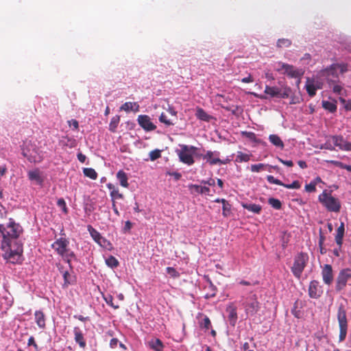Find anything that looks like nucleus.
<instances>
[{
    "instance_id": "nucleus-34",
    "label": "nucleus",
    "mask_w": 351,
    "mask_h": 351,
    "mask_svg": "<svg viewBox=\"0 0 351 351\" xmlns=\"http://www.w3.org/2000/svg\"><path fill=\"white\" fill-rule=\"evenodd\" d=\"M251 154L243 153L242 152H238L235 159L237 162H247L250 160Z\"/></svg>"
},
{
    "instance_id": "nucleus-58",
    "label": "nucleus",
    "mask_w": 351,
    "mask_h": 351,
    "mask_svg": "<svg viewBox=\"0 0 351 351\" xmlns=\"http://www.w3.org/2000/svg\"><path fill=\"white\" fill-rule=\"evenodd\" d=\"M297 308H298V306H297V302H295L294 304V306L293 308H292L291 310V313L295 317H298L299 318L300 317V311H298L297 310Z\"/></svg>"
},
{
    "instance_id": "nucleus-28",
    "label": "nucleus",
    "mask_w": 351,
    "mask_h": 351,
    "mask_svg": "<svg viewBox=\"0 0 351 351\" xmlns=\"http://www.w3.org/2000/svg\"><path fill=\"white\" fill-rule=\"evenodd\" d=\"M149 348L154 351H162L164 345L159 339H152L148 342Z\"/></svg>"
},
{
    "instance_id": "nucleus-46",
    "label": "nucleus",
    "mask_w": 351,
    "mask_h": 351,
    "mask_svg": "<svg viewBox=\"0 0 351 351\" xmlns=\"http://www.w3.org/2000/svg\"><path fill=\"white\" fill-rule=\"evenodd\" d=\"M290 93H291V89L290 88H285L283 89V90H282L280 88L279 89V94H278V97H280V98H288L289 97V95H290Z\"/></svg>"
},
{
    "instance_id": "nucleus-3",
    "label": "nucleus",
    "mask_w": 351,
    "mask_h": 351,
    "mask_svg": "<svg viewBox=\"0 0 351 351\" xmlns=\"http://www.w3.org/2000/svg\"><path fill=\"white\" fill-rule=\"evenodd\" d=\"M22 155L31 163H38L43 160L42 152L31 141H25L21 146Z\"/></svg>"
},
{
    "instance_id": "nucleus-15",
    "label": "nucleus",
    "mask_w": 351,
    "mask_h": 351,
    "mask_svg": "<svg viewBox=\"0 0 351 351\" xmlns=\"http://www.w3.org/2000/svg\"><path fill=\"white\" fill-rule=\"evenodd\" d=\"M323 291L319 283L317 280H312L308 287V295L311 298H319Z\"/></svg>"
},
{
    "instance_id": "nucleus-64",
    "label": "nucleus",
    "mask_w": 351,
    "mask_h": 351,
    "mask_svg": "<svg viewBox=\"0 0 351 351\" xmlns=\"http://www.w3.org/2000/svg\"><path fill=\"white\" fill-rule=\"evenodd\" d=\"M243 134H245L247 138L254 140L256 138V135L254 132H243Z\"/></svg>"
},
{
    "instance_id": "nucleus-60",
    "label": "nucleus",
    "mask_w": 351,
    "mask_h": 351,
    "mask_svg": "<svg viewBox=\"0 0 351 351\" xmlns=\"http://www.w3.org/2000/svg\"><path fill=\"white\" fill-rule=\"evenodd\" d=\"M167 174H169V176H173V178H175L176 180H179L182 177L181 173H180L178 172H171V173L168 172Z\"/></svg>"
},
{
    "instance_id": "nucleus-9",
    "label": "nucleus",
    "mask_w": 351,
    "mask_h": 351,
    "mask_svg": "<svg viewBox=\"0 0 351 351\" xmlns=\"http://www.w3.org/2000/svg\"><path fill=\"white\" fill-rule=\"evenodd\" d=\"M242 305L247 317L256 315L260 309V303L255 294L247 297Z\"/></svg>"
},
{
    "instance_id": "nucleus-36",
    "label": "nucleus",
    "mask_w": 351,
    "mask_h": 351,
    "mask_svg": "<svg viewBox=\"0 0 351 351\" xmlns=\"http://www.w3.org/2000/svg\"><path fill=\"white\" fill-rule=\"evenodd\" d=\"M222 215L223 217H228L231 213V204L228 201H221Z\"/></svg>"
},
{
    "instance_id": "nucleus-11",
    "label": "nucleus",
    "mask_w": 351,
    "mask_h": 351,
    "mask_svg": "<svg viewBox=\"0 0 351 351\" xmlns=\"http://www.w3.org/2000/svg\"><path fill=\"white\" fill-rule=\"evenodd\" d=\"M88 230L93 238V239L101 247L111 250L113 247L112 243L107 240L106 238L101 236V234L91 226H88Z\"/></svg>"
},
{
    "instance_id": "nucleus-47",
    "label": "nucleus",
    "mask_w": 351,
    "mask_h": 351,
    "mask_svg": "<svg viewBox=\"0 0 351 351\" xmlns=\"http://www.w3.org/2000/svg\"><path fill=\"white\" fill-rule=\"evenodd\" d=\"M159 121L167 126L173 125V123L170 119H167V115L164 112L161 113L159 117Z\"/></svg>"
},
{
    "instance_id": "nucleus-23",
    "label": "nucleus",
    "mask_w": 351,
    "mask_h": 351,
    "mask_svg": "<svg viewBox=\"0 0 351 351\" xmlns=\"http://www.w3.org/2000/svg\"><path fill=\"white\" fill-rule=\"evenodd\" d=\"M117 178L119 180L121 186L125 188L128 187V177L125 171H123V170H119L117 173Z\"/></svg>"
},
{
    "instance_id": "nucleus-2",
    "label": "nucleus",
    "mask_w": 351,
    "mask_h": 351,
    "mask_svg": "<svg viewBox=\"0 0 351 351\" xmlns=\"http://www.w3.org/2000/svg\"><path fill=\"white\" fill-rule=\"evenodd\" d=\"M338 70L341 74L345 73L348 71V64H332L329 66L319 71L318 74L320 77H323L326 81L329 86H332V83L334 84L336 82H339Z\"/></svg>"
},
{
    "instance_id": "nucleus-16",
    "label": "nucleus",
    "mask_w": 351,
    "mask_h": 351,
    "mask_svg": "<svg viewBox=\"0 0 351 351\" xmlns=\"http://www.w3.org/2000/svg\"><path fill=\"white\" fill-rule=\"evenodd\" d=\"M334 145L341 150L351 151V143L346 141L341 136L332 137Z\"/></svg>"
},
{
    "instance_id": "nucleus-43",
    "label": "nucleus",
    "mask_w": 351,
    "mask_h": 351,
    "mask_svg": "<svg viewBox=\"0 0 351 351\" xmlns=\"http://www.w3.org/2000/svg\"><path fill=\"white\" fill-rule=\"evenodd\" d=\"M208 289L210 291V293H207L206 294V298H209L215 297L217 293V288L210 281L209 282V285L208 287Z\"/></svg>"
},
{
    "instance_id": "nucleus-33",
    "label": "nucleus",
    "mask_w": 351,
    "mask_h": 351,
    "mask_svg": "<svg viewBox=\"0 0 351 351\" xmlns=\"http://www.w3.org/2000/svg\"><path fill=\"white\" fill-rule=\"evenodd\" d=\"M279 88L276 86H266L265 89V93L269 95L271 97H278L279 94Z\"/></svg>"
},
{
    "instance_id": "nucleus-38",
    "label": "nucleus",
    "mask_w": 351,
    "mask_h": 351,
    "mask_svg": "<svg viewBox=\"0 0 351 351\" xmlns=\"http://www.w3.org/2000/svg\"><path fill=\"white\" fill-rule=\"evenodd\" d=\"M120 118L119 116H115L112 118L110 123L109 124V130L114 132L119 123Z\"/></svg>"
},
{
    "instance_id": "nucleus-35",
    "label": "nucleus",
    "mask_w": 351,
    "mask_h": 351,
    "mask_svg": "<svg viewBox=\"0 0 351 351\" xmlns=\"http://www.w3.org/2000/svg\"><path fill=\"white\" fill-rule=\"evenodd\" d=\"M83 173L86 177L92 180H96L97 178V173L93 168H84Z\"/></svg>"
},
{
    "instance_id": "nucleus-56",
    "label": "nucleus",
    "mask_w": 351,
    "mask_h": 351,
    "mask_svg": "<svg viewBox=\"0 0 351 351\" xmlns=\"http://www.w3.org/2000/svg\"><path fill=\"white\" fill-rule=\"evenodd\" d=\"M27 346H33L34 348V351H38V345L36 344L34 337H30L27 341Z\"/></svg>"
},
{
    "instance_id": "nucleus-57",
    "label": "nucleus",
    "mask_w": 351,
    "mask_h": 351,
    "mask_svg": "<svg viewBox=\"0 0 351 351\" xmlns=\"http://www.w3.org/2000/svg\"><path fill=\"white\" fill-rule=\"evenodd\" d=\"M68 123L70 127H73V129L77 130L79 128L78 121L75 119H71L68 121Z\"/></svg>"
},
{
    "instance_id": "nucleus-50",
    "label": "nucleus",
    "mask_w": 351,
    "mask_h": 351,
    "mask_svg": "<svg viewBox=\"0 0 351 351\" xmlns=\"http://www.w3.org/2000/svg\"><path fill=\"white\" fill-rule=\"evenodd\" d=\"M104 300H105L106 302L107 303V304L110 305L113 308L117 309V308H119V304H115L113 302V298H112V295H107L106 297L104 298Z\"/></svg>"
},
{
    "instance_id": "nucleus-19",
    "label": "nucleus",
    "mask_w": 351,
    "mask_h": 351,
    "mask_svg": "<svg viewBox=\"0 0 351 351\" xmlns=\"http://www.w3.org/2000/svg\"><path fill=\"white\" fill-rule=\"evenodd\" d=\"M322 86H315V84L313 80L307 79L306 84V90L307 93L311 97H314L316 95L317 89H321Z\"/></svg>"
},
{
    "instance_id": "nucleus-21",
    "label": "nucleus",
    "mask_w": 351,
    "mask_h": 351,
    "mask_svg": "<svg viewBox=\"0 0 351 351\" xmlns=\"http://www.w3.org/2000/svg\"><path fill=\"white\" fill-rule=\"evenodd\" d=\"M35 316V322L38 326L41 328L44 329L45 328L46 324H45V315L44 313L41 311H36L34 313Z\"/></svg>"
},
{
    "instance_id": "nucleus-26",
    "label": "nucleus",
    "mask_w": 351,
    "mask_h": 351,
    "mask_svg": "<svg viewBox=\"0 0 351 351\" xmlns=\"http://www.w3.org/2000/svg\"><path fill=\"white\" fill-rule=\"evenodd\" d=\"M121 110L129 112L130 110L138 112L139 110V105L136 102H125L121 107Z\"/></svg>"
},
{
    "instance_id": "nucleus-31",
    "label": "nucleus",
    "mask_w": 351,
    "mask_h": 351,
    "mask_svg": "<svg viewBox=\"0 0 351 351\" xmlns=\"http://www.w3.org/2000/svg\"><path fill=\"white\" fill-rule=\"evenodd\" d=\"M332 89V92L339 95H344L346 90L343 88L340 82H336L332 84V86H330Z\"/></svg>"
},
{
    "instance_id": "nucleus-63",
    "label": "nucleus",
    "mask_w": 351,
    "mask_h": 351,
    "mask_svg": "<svg viewBox=\"0 0 351 351\" xmlns=\"http://www.w3.org/2000/svg\"><path fill=\"white\" fill-rule=\"evenodd\" d=\"M77 156L79 161L82 163H84L86 159V156L82 153H78Z\"/></svg>"
},
{
    "instance_id": "nucleus-8",
    "label": "nucleus",
    "mask_w": 351,
    "mask_h": 351,
    "mask_svg": "<svg viewBox=\"0 0 351 351\" xmlns=\"http://www.w3.org/2000/svg\"><path fill=\"white\" fill-rule=\"evenodd\" d=\"M337 317L339 326V340L343 341L346 339L348 327L346 311L343 304H340L338 307Z\"/></svg>"
},
{
    "instance_id": "nucleus-5",
    "label": "nucleus",
    "mask_w": 351,
    "mask_h": 351,
    "mask_svg": "<svg viewBox=\"0 0 351 351\" xmlns=\"http://www.w3.org/2000/svg\"><path fill=\"white\" fill-rule=\"evenodd\" d=\"M319 202L329 212L339 213L341 210V205L339 199L333 197L331 192L324 190L319 196Z\"/></svg>"
},
{
    "instance_id": "nucleus-24",
    "label": "nucleus",
    "mask_w": 351,
    "mask_h": 351,
    "mask_svg": "<svg viewBox=\"0 0 351 351\" xmlns=\"http://www.w3.org/2000/svg\"><path fill=\"white\" fill-rule=\"evenodd\" d=\"M344 232H345L344 223L341 222L340 226L338 227V228L337 230V234L335 236V241L339 246H341V245L343 243V235H344Z\"/></svg>"
},
{
    "instance_id": "nucleus-41",
    "label": "nucleus",
    "mask_w": 351,
    "mask_h": 351,
    "mask_svg": "<svg viewBox=\"0 0 351 351\" xmlns=\"http://www.w3.org/2000/svg\"><path fill=\"white\" fill-rule=\"evenodd\" d=\"M268 203L275 209L280 210L282 207L281 202L274 197H271L268 199Z\"/></svg>"
},
{
    "instance_id": "nucleus-53",
    "label": "nucleus",
    "mask_w": 351,
    "mask_h": 351,
    "mask_svg": "<svg viewBox=\"0 0 351 351\" xmlns=\"http://www.w3.org/2000/svg\"><path fill=\"white\" fill-rule=\"evenodd\" d=\"M305 190L308 193L315 192L316 191V182H311L309 184H306Z\"/></svg>"
},
{
    "instance_id": "nucleus-44",
    "label": "nucleus",
    "mask_w": 351,
    "mask_h": 351,
    "mask_svg": "<svg viewBox=\"0 0 351 351\" xmlns=\"http://www.w3.org/2000/svg\"><path fill=\"white\" fill-rule=\"evenodd\" d=\"M149 158L152 161H154L161 157V150L154 149L149 152Z\"/></svg>"
},
{
    "instance_id": "nucleus-42",
    "label": "nucleus",
    "mask_w": 351,
    "mask_h": 351,
    "mask_svg": "<svg viewBox=\"0 0 351 351\" xmlns=\"http://www.w3.org/2000/svg\"><path fill=\"white\" fill-rule=\"evenodd\" d=\"M62 276L64 278V285L67 287L73 282V278L68 271H62Z\"/></svg>"
},
{
    "instance_id": "nucleus-20",
    "label": "nucleus",
    "mask_w": 351,
    "mask_h": 351,
    "mask_svg": "<svg viewBox=\"0 0 351 351\" xmlns=\"http://www.w3.org/2000/svg\"><path fill=\"white\" fill-rule=\"evenodd\" d=\"M219 154H215L212 151H208L206 154L202 156V158L206 160L207 162H208L210 165H217L219 162H221V159L218 157H215V156L218 155Z\"/></svg>"
},
{
    "instance_id": "nucleus-61",
    "label": "nucleus",
    "mask_w": 351,
    "mask_h": 351,
    "mask_svg": "<svg viewBox=\"0 0 351 351\" xmlns=\"http://www.w3.org/2000/svg\"><path fill=\"white\" fill-rule=\"evenodd\" d=\"M241 82L243 83H251L254 82V79L252 78V75L250 74L247 77H244L241 80Z\"/></svg>"
},
{
    "instance_id": "nucleus-13",
    "label": "nucleus",
    "mask_w": 351,
    "mask_h": 351,
    "mask_svg": "<svg viewBox=\"0 0 351 351\" xmlns=\"http://www.w3.org/2000/svg\"><path fill=\"white\" fill-rule=\"evenodd\" d=\"M138 123L140 126L145 131H153L156 126L151 121V119L148 115L141 114L138 117Z\"/></svg>"
},
{
    "instance_id": "nucleus-62",
    "label": "nucleus",
    "mask_w": 351,
    "mask_h": 351,
    "mask_svg": "<svg viewBox=\"0 0 351 351\" xmlns=\"http://www.w3.org/2000/svg\"><path fill=\"white\" fill-rule=\"evenodd\" d=\"M119 343V341L116 338H112L110 341V346L112 348H114L117 347V344Z\"/></svg>"
},
{
    "instance_id": "nucleus-29",
    "label": "nucleus",
    "mask_w": 351,
    "mask_h": 351,
    "mask_svg": "<svg viewBox=\"0 0 351 351\" xmlns=\"http://www.w3.org/2000/svg\"><path fill=\"white\" fill-rule=\"evenodd\" d=\"M269 140L270 143L276 147H280L281 149L284 148V143L278 135L270 134L269 136Z\"/></svg>"
},
{
    "instance_id": "nucleus-51",
    "label": "nucleus",
    "mask_w": 351,
    "mask_h": 351,
    "mask_svg": "<svg viewBox=\"0 0 351 351\" xmlns=\"http://www.w3.org/2000/svg\"><path fill=\"white\" fill-rule=\"evenodd\" d=\"M267 180L271 184H275L280 186H283L284 183L280 180L275 178L273 176L269 175L267 176Z\"/></svg>"
},
{
    "instance_id": "nucleus-4",
    "label": "nucleus",
    "mask_w": 351,
    "mask_h": 351,
    "mask_svg": "<svg viewBox=\"0 0 351 351\" xmlns=\"http://www.w3.org/2000/svg\"><path fill=\"white\" fill-rule=\"evenodd\" d=\"M69 241L65 238H60L52 243V248L66 261L72 269L71 258H75V253L69 247Z\"/></svg>"
},
{
    "instance_id": "nucleus-40",
    "label": "nucleus",
    "mask_w": 351,
    "mask_h": 351,
    "mask_svg": "<svg viewBox=\"0 0 351 351\" xmlns=\"http://www.w3.org/2000/svg\"><path fill=\"white\" fill-rule=\"evenodd\" d=\"M199 326L202 328L208 330L211 326V322L208 317L206 315L203 316L202 320L199 322Z\"/></svg>"
},
{
    "instance_id": "nucleus-39",
    "label": "nucleus",
    "mask_w": 351,
    "mask_h": 351,
    "mask_svg": "<svg viewBox=\"0 0 351 351\" xmlns=\"http://www.w3.org/2000/svg\"><path fill=\"white\" fill-rule=\"evenodd\" d=\"M278 48L289 47L291 45V40L287 38H280L276 44Z\"/></svg>"
},
{
    "instance_id": "nucleus-12",
    "label": "nucleus",
    "mask_w": 351,
    "mask_h": 351,
    "mask_svg": "<svg viewBox=\"0 0 351 351\" xmlns=\"http://www.w3.org/2000/svg\"><path fill=\"white\" fill-rule=\"evenodd\" d=\"M351 278V269L345 268L341 269L337 278L336 280V290L339 291L344 289L346 286L347 282Z\"/></svg>"
},
{
    "instance_id": "nucleus-25",
    "label": "nucleus",
    "mask_w": 351,
    "mask_h": 351,
    "mask_svg": "<svg viewBox=\"0 0 351 351\" xmlns=\"http://www.w3.org/2000/svg\"><path fill=\"white\" fill-rule=\"evenodd\" d=\"M28 178L31 181H35L37 184H41L43 181L39 169H36L28 172Z\"/></svg>"
},
{
    "instance_id": "nucleus-52",
    "label": "nucleus",
    "mask_w": 351,
    "mask_h": 351,
    "mask_svg": "<svg viewBox=\"0 0 351 351\" xmlns=\"http://www.w3.org/2000/svg\"><path fill=\"white\" fill-rule=\"evenodd\" d=\"M57 205L60 207L63 212L66 214L68 213V209L66 205V202L63 198H60L57 202Z\"/></svg>"
},
{
    "instance_id": "nucleus-30",
    "label": "nucleus",
    "mask_w": 351,
    "mask_h": 351,
    "mask_svg": "<svg viewBox=\"0 0 351 351\" xmlns=\"http://www.w3.org/2000/svg\"><path fill=\"white\" fill-rule=\"evenodd\" d=\"M242 206L245 209L256 214H259L262 210L261 206L256 204H243Z\"/></svg>"
},
{
    "instance_id": "nucleus-55",
    "label": "nucleus",
    "mask_w": 351,
    "mask_h": 351,
    "mask_svg": "<svg viewBox=\"0 0 351 351\" xmlns=\"http://www.w3.org/2000/svg\"><path fill=\"white\" fill-rule=\"evenodd\" d=\"M332 162L334 164H335L337 166H338L339 167L343 169H346L347 171L351 172V165H346V164H344L341 162H339V161H333Z\"/></svg>"
},
{
    "instance_id": "nucleus-48",
    "label": "nucleus",
    "mask_w": 351,
    "mask_h": 351,
    "mask_svg": "<svg viewBox=\"0 0 351 351\" xmlns=\"http://www.w3.org/2000/svg\"><path fill=\"white\" fill-rule=\"evenodd\" d=\"M110 196L112 197V201L115 199H123V195L122 193H120L118 189H114V190H112L110 191Z\"/></svg>"
},
{
    "instance_id": "nucleus-45",
    "label": "nucleus",
    "mask_w": 351,
    "mask_h": 351,
    "mask_svg": "<svg viewBox=\"0 0 351 351\" xmlns=\"http://www.w3.org/2000/svg\"><path fill=\"white\" fill-rule=\"evenodd\" d=\"M167 273L172 278H176L180 277V273L173 267H168L166 269Z\"/></svg>"
},
{
    "instance_id": "nucleus-6",
    "label": "nucleus",
    "mask_w": 351,
    "mask_h": 351,
    "mask_svg": "<svg viewBox=\"0 0 351 351\" xmlns=\"http://www.w3.org/2000/svg\"><path fill=\"white\" fill-rule=\"evenodd\" d=\"M180 149L176 151L180 160L186 165H192L195 162L193 154H196V151H199V149L187 145H180Z\"/></svg>"
},
{
    "instance_id": "nucleus-37",
    "label": "nucleus",
    "mask_w": 351,
    "mask_h": 351,
    "mask_svg": "<svg viewBox=\"0 0 351 351\" xmlns=\"http://www.w3.org/2000/svg\"><path fill=\"white\" fill-rule=\"evenodd\" d=\"M106 263L108 267L111 268H115L119 265L118 260L113 256H110L108 258H106Z\"/></svg>"
},
{
    "instance_id": "nucleus-27",
    "label": "nucleus",
    "mask_w": 351,
    "mask_h": 351,
    "mask_svg": "<svg viewBox=\"0 0 351 351\" xmlns=\"http://www.w3.org/2000/svg\"><path fill=\"white\" fill-rule=\"evenodd\" d=\"M189 189L191 190V193L193 192L192 190L199 194H209L210 193V189L208 187L202 186L197 184H190L189 185Z\"/></svg>"
},
{
    "instance_id": "nucleus-17",
    "label": "nucleus",
    "mask_w": 351,
    "mask_h": 351,
    "mask_svg": "<svg viewBox=\"0 0 351 351\" xmlns=\"http://www.w3.org/2000/svg\"><path fill=\"white\" fill-rule=\"evenodd\" d=\"M73 333L75 341L79 344L80 348L84 349L86 346V343L81 329L77 326L74 327Z\"/></svg>"
},
{
    "instance_id": "nucleus-54",
    "label": "nucleus",
    "mask_w": 351,
    "mask_h": 351,
    "mask_svg": "<svg viewBox=\"0 0 351 351\" xmlns=\"http://www.w3.org/2000/svg\"><path fill=\"white\" fill-rule=\"evenodd\" d=\"M265 165L262 163L255 164L251 165V171L253 172H259L261 171Z\"/></svg>"
},
{
    "instance_id": "nucleus-59",
    "label": "nucleus",
    "mask_w": 351,
    "mask_h": 351,
    "mask_svg": "<svg viewBox=\"0 0 351 351\" xmlns=\"http://www.w3.org/2000/svg\"><path fill=\"white\" fill-rule=\"evenodd\" d=\"M201 183L204 184H208L209 186H214L215 184V181L214 179L210 178L208 180H202Z\"/></svg>"
},
{
    "instance_id": "nucleus-7",
    "label": "nucleus",
    "mask_w": 351,
    "mask_h": 351,
    "mask_svg": "<svg viewBox=\"0 0 351 351\" xmlns=\"http://www.w3.org/2000/svg\"><path fill=\"white\" fill-rule=\"evenodd\" d=\"M308 262V255L305 252H300L294 257L291 272L297 279H300L302 272Z\"/></svg>"
},
{
    "instance_id": "nucleus-22",
    "label": "nucleus",
    "mask_w": 351,
    "mask_h": 351,
    "mask_svg": "<svg viewBox=\"0 0 351 351\" xmlns=\"http://www.w3.org/2000/svg\"><path fill=\"white\" fill-rule=\"evenodd\" d=\"M195 116L198 119L206 122H209L213 119L212 116L207 114L204 109L199 107L196 109Z\"/></svg>"
},
{
    "instance_id": "nucleus-32",
    "label": "nucleus",
    "mask_w": 351,
    "mask_h": 351,
    "mask_svg": "<svg viewBox=\"0 0 351 351\" xmlns=\"http://www.w3.org/2000/svg\"><path fill=\"white\" fill-rule=\"evenodd\" d=\"M322 107L330 112H335L337 111L336 101H329L323 100L322 102Z\"/></svg>"
},
{
    "instance_id": "nucleus-49",
    "label": "nucleus",
    "mask_w": 351,
    "mask_h": 351,
    "mask_svg": "<svg viewBox=\"0 0 351 351\" xmlns=\"http://www.w3.org/2000/svg\"><path fill=\"white\" fill-rule=\"evenodd\" d=\"M282 186L289 189H298L301 187V184L298 180H295L289 184H284Z\"/></svg>"
},
{
    "instance_id": "nucleus-10",
    "label": "nucleus",
    "mask_w": 351,
    "mask_h": 351,
    "mask_svg": "<svg viewBox=\"0 0 351 351\" xmlns=\"http://www.w3.org/2000/svg\"><path fill=\"white\" fill-rule=\"evenodd\" d=\"M278 67L276 68L277 71L286 74L291 78L300 79L304 74L302 69H296L294 66L291 64L280 62H278Z\"/></svg>"
},
{
    "instance_id": "nucleus-14",
    "label": "nucleus",
    "mask_w": 351,
    "mask_h": 351,
    "mask_svg": "<svg viewBox=\"0 0 351 351\" xmlns=\"http://www.w3.org/2000/svg\"><path fill=\"white\" fill-rule=\"evenodd\" d=\"M322 276L324 282L326 285H330L333 281V271L332 267L329 264H326L323 266L322 269Z\"/></svg>"
},
{
    "instance_id": "nucleus-1",
    "label": "nucleus",
    "mask_w": 351,
    "mask_h": 351,
    "mask_svg": "<svg viewBox=\"0 0 351 351\" xmlns=\"http://www.w3.org/2000/svg\"><path fill=\"white\" fill-rule=\"evenodd\" d=\"M0 216H3L1 211ZM22 232V227L12 219L5 223H0V249L4 252V258L12 263L18 261L23 252V244L19 239Z\"/></svg>"
},
{
    "instance_id": "nucleus-18",
    "label": "nucleus",
    "mask_w": 351,
    "mask_h": 351,
    "mask_svg": "<svg viewBox=\"0 0 351 351\" xmlns=\"http://www.w3.org/2000/svg\"><path fill=\"white\" fill-rule=\"evenodd\" d=\"M226 311L228 313V319L230 322V325L234 326L237 321V308L233 304L229 305L227 308Z\"/></svg>"
}]
</instances>
